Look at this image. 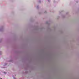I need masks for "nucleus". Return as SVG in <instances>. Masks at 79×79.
<instances>
[{"mask_svg": "<svg viewBox=\"0 0 79 79\" xmlns=\"http://www.w3.org/2000/svg\"><path fill=\"white\" fill-rule=\"evenodd\" d=\"M14 79H16V78H15V77H14Z\"/></svg>", "mask_w": 79, "mask_h": 79, "instance_id": "nucleus-1", "label": "nucleus"}, {"mask_svg": "<svg viewBox=\"0 0 79 79\" xmlns=\"http://www.w3.org/2000/svg\"><path fill=\"white\" fill-rule=\"evenodd\" d=\"M48 2H50V0H48Z\"/></svg>", "mask_w": 79, "mask_h": 79, "instance_id": "nucleus-2", "label": "nucleus"}, {"mask_svg": "<svg viewBox=\"0 0 79 79\" xmlns=\"http://www.w3.org/2000/svg\"><path fill=\"white\" fill-rule=\"evenodd\" d=\"M45 13H47V12H45Z\"/></svg>", "mask_w": 79, "mask_h": 79, "instance_id": "nucleus-3", "label": "nucleus"}, {"mask_svg": "<svg viewBox=\"0 0 79 79\" xmlns=\"http://www.w3.org/2000/svg\"><path fill=\"white\" fill-rule=\"evenodd\" d=\"M0 79H2V78H1Z\"/></svg>", "mask_w": 79, "mask_h": 79, "instance_id": "nucleus-4", "label": "nucleus"}]
</instances>
